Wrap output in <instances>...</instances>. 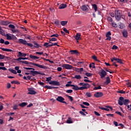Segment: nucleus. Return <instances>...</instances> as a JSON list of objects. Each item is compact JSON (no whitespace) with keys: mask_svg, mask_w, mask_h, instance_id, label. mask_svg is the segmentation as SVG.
Listing matches in <instances>:
<instances>
[{"mask_svg":"<svg viewBox=\"0 0 131 131\" xmlns=\"http://www.w3.org/2000/svg\"><path fill=\"white\" fill-rule=\"evenodd\" d=\"M94 114H95L96 116H101V115L99 113L96 111L94 112Z\"/></svg>","mask_w":131,"mask_h":131,"instance_id":"nucleus-61","label":"nucleus"},{"mask_svg":"<svg viewBox=\"0 0 131 131\" xmlns=\"http://www.w3.org/2000/svg\"><path fill=\"white\" fill-rule=\"evenodd\" d=\"M10 72L11 73H13V74H17V71L15 70L11 69L10 70Z\"/></svg>","mask_w":131,"mask_h":131,"instance_id":"nucleus-46","label":"nucleus"},{"mask_svg":"<svg viewBox=\"0 0 131 131\" xmlns=\"http://www.w3.org/2000/svg\"><path fill=\"white\" fill-rule=\"evenodd\" d=\"M111 81L110 80V77H107L106 78V80H105V81L104 82V84H106V85L109 84V83L111 82Z\"/></svg>","mask_w":131,"mask_h":131,"instance_id":"nucleus-20","label":"nucleus"},{"mask_svg":"<svg viewBox=\"0 0 131 131\" xmlns=\"http://www.w3.org/2000/svg\"><path fill=\"white\" fill-rule=\"evenodd\" d=\"M90 9L89 5H83L81 7V10L83 12H88Z\"/></svg>","mask_w":131,"mask_h":131,"instance_id":"nucleus-7","label":"nucleus"},{"mask_svg":"<svg viewBox=\"0 0 131 131\" xmlns=\"http://www.w3.org/2000/svg\"><path fill=\"white\" fill-rule=\"evenodd\" d=\"M77 69L78 72H82V71H83V68H77Z\"/></svg>","mask_w":131,"mask_h":131,"instance_id":"nucleus-50","label":"nucleus"},{"mask_svg":"<svg viewBox=\"0 0 131 131\" xmlns=\"http://www.w3.org/2000/svg\"><path fill=\"white\" fill-rule=\"evenodd\" d=\"M13 110H17V109H18V105H14L13 107Z\"/></svg>","mask_w":131,"mask_h":131,"instance_id":"nucleus-60","label":"nucleus"},{"mask_svg":"<svg viewBox=\"0 0 131 131\" xmlns=\"http://www.w3.org/2000/svg\"><path fill=\"white\" fill-rule=\"evenodd\" d=\"M32 76H27V80H32L33 79L31 78Z\"/></svg>","mask_w":131,"mask_h":131,"instance_id":"nucleus-57","label":"nucleus"},{"mask_svg":"<svg viewBox=\"0 0 131 131\" xmlns=\"http://www.w3.org/2000/svg\"><path fill=\"white\" fill-rule=\"evenodd\" d=\"M1 24H3V25H7L8 24L7 21L2 20L1 22Z\"/></svg>","mask_w":131,"mask_h":131,"instance_id":"nucleus-48","label":"nucleus"},{"mask_svg":"<svg viewBox=\"0 0 131 131\" xmlns=\"http://www.w3.org/2000/svg\"><path fill=\"white\" fill-rule=\"evenodd\" d=\"M93 90L94 91H97V90H102V87L100 85H99L98 87H94Z\"/></svg>","mask_w":131,"mask_h":131,"instance_id":"nucleus-41","label":"nucleus"},{"mask_svg":"<svg viewBox=\"0 0 131 131\" xmlns=\"http://www.w3.org/2000/svg\"><path fill=\"white\" fill-rule=\"evenodd\" d=\"M18 42H19V43H22L23 45H27V41L23 39H19L18 40Z\"/></svg>","mask_w":131,"mask_h":131,"instance_id":"nucleus-15","label":"nucleus"},{"mask_svg":"<svg viewBox=\"0 0 131 131\" xmlns=\"http://www.w3.org/2000/svg\"><path fill=\"white\" fill-rule=\"evenodd\" d=\"M50 37H59V34H54L50 36Z\"/></svg>","mask_w":131,"mask_h":131,"instance_id":"nucleus-42","label":"nucleus"},{"mask_svg":"<svg viewBox=\"0 0 131 131\" xmlns=\"http://www.w3.org/2000/svg\"><path fill=\"white\" fill-rule=\"evenodd\" d=\"M8 27H9V28H11V31H12V33H19V30H18V29H15V27L14 26V25L10 24L8 26Z\"/></svg>","mask_w":131,"mask_h":131,"instance_id":"nucleus-5","label":"nucleus"},{"mask_svg":"<svg viewBox=\"0 0 131 131\" xmlns=\"http://www.w3.org/2000/svg\"><path fill=\"white\" fill-rule=\"evenodd\" d=\"M72 86L73 87L72 89L74 90V91H79V87L78 85L73 84Z\"/></svg>","mask_w":131,"mask_h":131,"instance_id":"nucleus-21","label":"nucleus"},{"mask_svg":"<svg viewBox=\"0 0 131 131\" xmlns=\"http://www.w3.org/2000/svg\"><path fill=\"white\" fill-rule=\"evenodd\" d=\"M87 88L86 87H83V86H81V87H79V91H83V90H86Z\"/></svg>","mask_w":131,"mask_h":131,"instance_id":"nucleus-44","label":"nucleus"},{"mask_svg":"<svg viewBox=\"0 0 131 131\" xmlns=\"http://www.w3.org/2000/svg\"><path fill=\"white\" fill-rule=\"evenodd\" d=\"M27 102H22L21 103H19L18 106L19 107H25V106H27Z\"/></svg>","mask_w":131,"mask_h":131,"instance_id":"nucleus-25","label":"nucleus"},{"mask_svg":"<svg viewBox=\"0 0 131 131\" xmlns=\"http://www.w3.org/2000/svg\"><path fill=\"white\" fill-rule=\"evenodd\" d=\"M79 85L81 86L82 85L83 87L87 88V89L91 88V85L88 83L82 82L79 84Z\"/></svg>","mask_w":131,"mask_h":131,"instance_id":"nucleus-11","label":"nucleus"},{"mask_svg":"<svg viewBox=\"0 0 131 131\" xmlns=\"http://www.w3.org/2000/svg\"><path fill=\"white\" fill-rule=\"evenodd\" d=\"M30 58L31 59H32L33 60H35L36 59H39V57L36 56H33L32 55H30Z\"/></svg>","mask_w":131,"mask_h":131,"instance_id":"nucleus-28","label":"nucleus"},{"mask_svg":"<svg viewBox=\"0 0 131 131\" xmlns=\"http://www.w3.org/2000/svg\"><path fill=\"white\" fill-rule=\"evenodd\" d=\"M27 54L26 53H24L21 52H18V56L19 57H26Z\"/></svg>","mask_w":131,"mask_h":131,"instance_id":"nucleus-22","label":"nucleus"},{"mask_svg":"<svg viewBox=\"0 0 131 131\" xmlns=\"http://www.w3.org/2000/svg\"><path fill=\"white\" fill-rule=\"evenodd\" d=\"M63 68H65L66 69L69 70V69H72L73 67L72 66L68 64H63L62 65Z\"/></svg>","mask_w":131,"mask_h":131,"instance_id":"nucleus-13","label":"nucleus"},{"mask_svg":"<svg viewBox=\"0 0 131 131\" xmlns=\"http://www.w3.org/2000/svg\"><path fill=\"white\" fill-rule=\"evenodd\" d=\"M19 62H20V63L26 64V65H28V64H29V62H28L26 60H20V61H19Z\"/></svg>","mask_w":131,"mask_h":131,"instance_id":"nucleus-33","label":"nucleus"},{"mask_svg":"<svg viewBox=\"0 0 131 131\" xmlns=\"http://www.w3.org/2000/svg\"><path fill=\"white\" fill-rule=\"evenodd\" d=\"M5 58H6V59H9V57L5 56V55L0 54V60H4Z\"/></svg>","mask_w":131,"mask_h":131,"instance_id":"nucleus-27","label":"nucleus"},{"mask_svg":"<svg viewBox=\"0 0 131 131\" xmlns=\"http://www.w3.org/2000/svg\"><path fill=\"white\" fill-rule=\"evenodd\" d=\"M103 92H96L94 94V96L95 98H100L101 97H103Z\"/></svg>","mask_w":131,"mask_h":131,"instance_id":"nucleus-10","label":"nucleus"},{"mask_svg":"<svg viewBox=\"0 0 131 131\" xmlns=\"http://www.w3.org/2000/svg\"><path fill=\"white\" fill-rule=\"evenodd\" d=\"M70 53H71L72 55H79V52L77 50H70Z\"/></svg>","mask_w":131,"mask_h":131,"instance_id":"nucleus-16","label":"nucleus"},{"mask_svg":"<svg viewBox=\"0 0 131 131\" xmlns=\"http://www.w3.org/2000/svg\"><path fill=\"white\" fill-rule=\"evenodd\" d=\"M44 88H45V89H48V90H52V89H53L52 86H48V85L44 86Z\"/></svg>","mask_w":131,"mask_h":131,"instance_id":"nucleus-52","label":"nucleus"},{"mask_svg":"<svg viewBox=\"0 0 131 131\" xmlns=\"http://www.w3.org/2000/svg\"><path fill=\"white\" fill-rule=\"evenodd\" d=\"M117 62L118 63H120V64H122V60L121 59L118 58L117 59Z\"/></svg>","mask_w":131,"mask_h":131,"instance_id":"nucleus-55","label":"nucleus"},{"mask_svg":"<svg viewBox=\"0 0 131 131\" xmlns=\"http://www.w3.org/2000/svg\"><path fill=\"white\" fill-rule=\"evenodd\" d=\"M122 33L124 37H127V30H126L125 29H123V31H122Z\"/></svg>","mask_w":131,"mask_h":131,"instance_id":"nucleus-17","label":"nucleus"},{"mask_svg":"<svg viewBox=\"0 0 131 131\" xmlns=\"http://www.w3.org/2000/svg\"><path fill=\"white\" fill-rule=\"evenodd\" d=\"M34 48H37L38 49V48H40V46L38 43H37L36 42H34Z\"/></svg>","mask_w":131,"mask_h":131,"instance_id":"nucleus-31","label":"nucleus"},{"mask_svg":"<svg viewBox=\"0 0 131 131\" xmlns=\"http://www.w3.org/2000/svg\"><path fill=\"white\" fill-rule=\"evenodd\" d=\"M54 24L57 26H59V25H60V22H59V20H55Z\"/></svg>","mask_w":131,"mask_h":131,"instance_id":"nucleus-43","label":"nucleus"},{"mask_svg":"<svg viewBox=\"0 0 131 131\" xmlns=\"http://www.w3.org/2000/svg\"><path fill=\"white\" fill-rule=\"evenodd\" d=\"M111 35H112L111 31H108L106 34L107 38L105 39V40H111V36H110Z\"/></svg>","mask_w":131,"mask_h":131,"instance_id":"nucleus-14","label":"nucleus"},{"mask_svg":"<svg viewBox=\"0 0 131 131\" xmlns=\"http://www.w3.org/2000/svg\"><path fill=\"white\" fill-rule=\"evenodd\" d=\"M83 104L85 105V106H90V103L86 102H83Z\"/></svg>","mask_w":131,"mask_h":131,"instance_id":"nucleus-64","label":"nucleus"},{"mask_svg":"<svg viewBox=\"0 0 131 131\" xmlns=\"http://www.w3.org/2000/svg\"><path fill=\"white\" fill-rule=\"evenodd\" d=\"M112 50H117L118 49V47L115 45H114L112 48Z\"/></svg>","mask_w":131,"mask_h":131,"instance_id":"nucleus-56","label":"nucleus"},{"mask_svg":"<svg viewBox=\"0 0 131 131\" xmlns=\"http://www.w3.org/2000/svg\"><path fill=\"white\" fill-rule=\"evenodd\" d=\"M92 58L93 60L96 61V62H99V60H98V58H97V56H96V55L92 56Z\"/></svg>","mask_w":131,"mask_h":131,"instance_id":"nucleus-34","label":"nucleus"},{"mask_svg":"<svg viewBox=\"0 0 131 131\" xmlns=\"http://www.w3.org/2000/svg\"><path fill=\"white\" fill-rule=\"evenodd\" d=\"M122 12L120 10H116L115 11V18L117 21H120L121 19V15Z\"/></svg>","mask_w":131,"mask_h":131,"instance_id":"nucleus-3","label":"nucleus"},{"mask_svg":"<svg viewBox=\"0 0 131 131\" xmlns=\"http://www.w3.org/2000/svg\"><path fill=\"white\" fill-rule=\"evenodd\" d=\"M85 75H86V76H88V77H91V76H93V74L91 73H85Z\"/></svg>","mask_w":131,"mask_h":131,"instance_id":"nucleus-40","label":"nucleus"},{"mask_svg":"<svg viewBox=\"0 0 131 131\" xmlns=\"http://www.w3.org/2000/svg\"><path fill=\"white\" fill-rule=\"evenodd\" d=\"M81 35H80L79 33H77L76 35L75 36V39H76L77 41L78 42V40H79V39H80V36Z\"/></svg>","mask_w":131,"mask_h":131,"instance_id":"nucleus-19","label":"nucleus"},{"mask_svg":"<svg viewBox=\"0 0 131 131\" xmlns=\"http://www.w3.org/2000/svg\"><path fill=\"white\" fill-rule=\"evenodd\" d=\"M65 8H67V5L65 4H61L59 6V9H65Z\"/></svg>","mask_w":131,"mask_h":131,"instance_id":"nucleus-18","label":"nucleus"},{"mask_svg":"<svg viewBox=\"0 0 131 131\" xmlns=\"http://www.w3.org/2000/svg\"><path fill=\"white\" fill-rule=\"evenodd\" d=\"M49 84H52L53 85H58V86H59L61 85V84H60V82H59L58 81H54V80H52L49 82Z\"/></svg>","mask_w":131,"mask_h":131,"instance_id":"nucleus-12","label":"nucleus"},{"mask_svg":"<svg viewBox=\"0 0 131 131\" xmlns=\"http://www.w3.org/2000/svg\"><path fill=\"white\" fill-rule=\"evenodd\" d=\"M66 93H67L68 94H71V93H73V90H67Z\"/></svg>","mask_w":131,"mask_h":131,"instance_id":"nucleus-51","label":"nucleus"},{"mask_svg":"<svg viewBox=\"0 0 131 131\" xmlns=\"http://www.w3.org/2000/svg\"><path fill=\"white\" fill-rule=\"evenodd\" d=\"M67 23H68V21H61L60 24L62 25V26H65Z\"/></svg>","mask_w":131,"mask_h":131,"instance_id":"nucleus-30","label":"nucleus"},{"mask_svg":"<svg viewBox=\"0 0 131 131\" xmlns=\"http://www.w3.org/2000/svg\"><path fill=\"white\" fill-rule=\"evenodd\" d=\"M64 100L65 99L62 96H58L56 98V100H57L58 102H60V103H63V104H66V105H67V102L66 101H64Z\"/></svg>","mask_w":131,"mask_h":131,"instance_id":"nucleus-6","label":"nucleus"},{"mask_svg":"<svg viewBox=\"0 0 131 131\" xmlns=\"http://www.w3.org/2000/svg\"><path fill=\"white\" fill-rule=\"evenodd\" d=\"M66 97H67V98H68L71 102H72V101H73V97H72V96H69L68 95H66Z\"/></svg>","mask_w":131,"mask_h":131,"instance_id":"nucleus-35","label":"nucleus"},{"mask_svg":"<svg viewBox=\"0 0 131 131\" xmlns=\"http://www.w3.org/2000/svg\"><path fill=\"white\" fill-rule=\"evenodd\" d=\"M130 102L128 99H124L123 97H119V99L118 101V103L120 106H122L123 105L126 106L127 104H129Z\"/></svg>","mask_w":131,"mask_h":131,"instance_id":"nucleus-1","label":"nucleus"},{"mask_svg":"<svg viewBox=\"0 0 131 131\" xmlns=\"http://www.w3.org/2000/svg\"><path fill=\"white\" fill-rule=\"evenodd\" d=\"M99 74L100 76V78H104V77L107 75V73L104 70H101L100 72H99Z\"/></svg>","mask_w":131,"mask_h":131,"instance_id":"nucleus-8","label":"nucleus"},{"mask_svg":"<svg viewBox=\"0 0 131 131\" xmlns=\"http://www.w3.org/2000/svg\"><path fill=\"white\" fill-rule=\"evenodd\" d=\"M38 84H40V85H41V86H43V88H45V86L43 85H45V83L41 82V81H39L38 82Z\"/></svg>","mask_w":131,"mask_h":131,"instance_id":"nucleus-54","label":"nucleus"},{"mask_svg":"<svg viewBox=\"0 0 131 131\" xmlns=\"http://www.w3.org/2000/svg\"><path fill=\"white\" fill-rule=\"evenodd\" d=\"M67 123H73V121L71 119V118H69L67 121Z\"/></svg>","mask_w":131,"mask_h":131,"instance_id":"nucleus-36","label":"nucleus"},{"mask_svg":"<svg viewBox=\"0 0 131 131\" xmlns=\"http://www.w3.org/2000/svg\"><path fill=\"white\" fill-rule=\"evenodd\" d=\"M112 26H113V27H117V24H115V23H112Z\"/></svg>","mask_w":131,"mask_h":131,"instance_id":"nucleus-59","label":"nucleus"},{"mask_svg":"<svg viewBox=\"0 0 131 131\" xmlns=\"http://www.w3.org/2000/svg\"><path fill=\"white\" fill-rule=\"evenodd\" d=\"M28 92V95H35L37 93L35 91L33 90V88H29Z\"/></svg>","mask_w":131,"mask_h":131,"instance_id":"nucleus-9","label":"nucleus"},{"mask_svg":"<svg viewBox=\"0 0 131 131\" xmlns=\"http://www.w3.org/2000/svg\"><path fill=\"white\" fill-rule=\"evenodd\" d=\"M52 41H57V38L55 37H52L49 38V43H52Z\"/></svg>","mask_w":131,"mask_h":131,"instance_id":"nucleus-24","label":"nucleus"},{"mask_svg":"<svg viewBox=\"0 0 131 131\" xmlns=\"http://www.w3.org/2000/svg\"><path fill=\"white\" fill-rule=\"evenodd\" d=\"M74 78H76V79H81V76L79 75H76L74 76Z\"/></svg>","mask_w":131,"mask_h":131,"instance_id":"nucleus-37","label":"nucleus"},{"mask_svg":"<svg viewBox=\"0 0 131 131\" xmlns=\"http://www.w3.org/2000/svg\"><path fill=\"white\" fill-rule=\"evenodd\" d=\"M63 30L64 32H66V33H68V34H69V31L67 30L66 28H64Z\"/></svg>","mask_w":131,"mask_h":131,"instance_id":"nucleus-63","label":"nucleus"},{"mask_svg":"<svg viewBox=\"0 0 131 131\" xmlns=\"http://www.w3.org/2000/svg\"><path fill=\"white\" fill-rule=\"evenodd\" d=\"M11 83H12V84H18V83H19V82H18L16 80H14L11 82Z\"/></svg>","mask_w":131,"mask_h":131,"instance_id":"nucleus-45","label":"nucleus"},{"mask_svg":"<svg viewBox=\"0 0 131 131\" xmlns=\"http://www.w3.org/2000/svg\"><path fill=\"white\" fill-rule=\"evenodd\" d=\"M6 37L7 39L8 40H11V39H12V36H11V35H9L8 34H6Z\"/></svg>","mask_w":131,"mask_h":131,"instance_id":"nucleus-38","label":"nucleus"},{"mask_svg":"<svg viewBox=\"0 0 131 131\" xmlns=\"http://www.w3.org/2000/svg\"><path fill=\"white\" fill-rule=\"evenodd\" d=\"M107 20L109 21V22H112V21H113V19L110 16H107Z\"/></svg>","mask_w":131,"mask_h":131,"instance_id":"nucleus-47","label":"nucleus"},{"mask_svg":"<svg viewBox=\"0 0 131 131\" xmlns=\"http://www.w3.org/2000/svg\"><path fill=\"white\" fill-rule=\"evenodd\" d=\"M0 43H5V39L3 38L0 39Z\"/></svg>","mask_w":131,"mask_h":131,"instance_id":"nucleus-62","label":"nucleus"},{"mask_svg":"<svg viewBox=\"0 0 131 131\" xmlns=\"http://www.w3.org/2000/svg\"><path fill=\"white\" fill-rule=\"evenodd\" d=\"M29 64L30 65H34V66H37V67H39V68H41L42 69H48V67H47L46 66H42L31 62H29Z\"/></svg>","mask_w":131,"mask_h":131,"instance_id":"nucleus-4","label":"nucleus"},{"mask_svg":"<svg viewBox=\"0 0 131 131\" xmlns=\"http://www.w3.org/2000/svg\"><path fill=\"white\" fill-rule=\"evenodd\" d=\"M86 96L88 97V98H91V97H92V94H91V93L87 92L86 93Z\"/></svg>","mask_w":131,"mask_h":131,"instance_id":"nucleus-53","label":"nucleus"},{"mask_svg":"<svg viewBox=\"0 0 131 131\" xmlns=\"http://www.w3.org/2000/svg\"><path fill=\"white\" fill-rule=\"evenodd\" d=\"M99 108L101 109V110H105V111H110V110H109V108H107L99 107Z\"/></svg>","mask_w":131,"mask_h":131,"instance_id":"nucleus-39","label":"nucleus"},{"mask_svg":"<svg viewBox=\"0 0 131 131\" xmlns=\"http://www.w3.org/2000/svg\"><path fill=\"white\" fill-rule=\"evenodd\" d=\"M92 8L94 9L95 10V12H97L98 11V6L96 4H93L92 5Z\"/></svg>","mask_w":131,"mask_h":131,"instance_id":"nucleus-26","label":"nucleus"},{"mask_svg":"<svg viewBox=\"0 0 131 131\" xmlns=\"http://www.w3.org/2000/svg\"><path fill=\"white\" fill-rule=\"evenodd\" d=\"M0 34H1V35H5V31L3 30V29L2 28V27L1 26H0Z\"/></svg>","mask_w":131,"mask_h":131,"instance_id":"nucleus-29","label":"nucleus"},{"mask_svg":"<svg viewBox=\"0 0 131 131\" xmlns=\"http://www.w3.org/2000/svg\"><path fill=\"white\" fill-rule=\"evenodd\" d=\"M89 67L90 68H93V69H95V68H96V67L95 66V63L92 62L91 64H90Z\"/></svg>","mask_w":131,"mask_h":131,"instance_id":"nucleus-32","label":"nucleus"},{"mask_svg":"<svg viewBox=\"0 0 131 131\" xmlns=\"http://www.w3.org/2000/svg\"><path fill=\"white\" fill-rule=\"evenodd\" d=\"M31 71H27L28 72L30 73V75H32V76H35V75H37V74H40V75L43 76L45 75V73H40L39 71H35V69L31 68Z\"/></svg>","mask_w":131,"mask_h":131,"instance_id":"nucleus-2","label":"nucleus"},{"mask_svg":"<svg viewBox=\"0 0 131 131\" xmlns=\"http://www.w3.org/2000/svg\"><path fill=\"white\" fill-rule=\"evenodd\" d=\"M52 79V77H49L46 78V81H51Z\"/></svg>","mask_w":131,"mask_h":131,"instance_id":"nucleus-58","label":"nucleus"},{"mask_svg":"<svg viewBox=\"0 0 131 131\" xmlns=\"http://www.w3.org/2000/svg\"><path fill=\"white\" fill-rule=\"evenodd\" d=\"M43 47H46V48H51V47H53V45L52 44L49 45L48 42H45L43 44Z\"/></svg>","mask_w":131,"mask_h":131,"instance_id":"nucleus-23","label":"nucleus"},{"mask_svg":"<svg viewBox=\"0 0 131 131\" xmlns=\"http://www.w3.org/2000/svg\"><path fill=\"white\" fill-rule=\"evenodd\" d=\"M117 93H118V94H125V91H124L123 90H120L117 91Z\"/></svg>","mask_w":131,"mask_h":131,"instance_id":"nucleus-49","label":"nucleus"}]
</instances>
